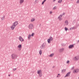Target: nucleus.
<instances>
[{"label": "nucleus", "instance_id": "obj_37", "mask_svg": "<svg viewBox=\"0 0 79 79\" xmlns=\"http://www.w3.org/2000/svg\"><path fill=\"white\" fill-rule=\"evenodd\" d=\"M64 15V13H63L62 15Z\"/></svg>", "mask_w": 79, "mask_h": 79}, {"label": "nucleus", "instance_id": "obj_4", "mask_svg": "<svg viewBox=\"0 0 79 79\" xmlns=\"http://www.w3.org/2000/svg\"><path fill=\"white\" fill-rule=\"evenodd\" d=\"M46 45V43H44L40 46L41 49H44V48H45V47Z\"/></svg>", "mask_w": 79, "mask_h": 79}, {"label": "nucleus", "instance_id": "obj_12", "mask_svg": "<svg viewBox=\"0 0 79 79\" xmlns=\"http://www.w3.org/2000/svg\"><path fill=\"white\" fill-rule=\"evenodd\" d=\"M71 73L70 72H68V73H67L66 75L64 77H68V76H69V75L70 74V73Z\"/></svg>", "mask_w": 79, "mask_h": 79}, {"label": "nucleus", "instance_id": "obj_41", "mask_svg": "<svg viewBox=\"0 0 79 79\" xmlns=\"http://www.w3.org/2000/svg\"><path fill=\"white\" fill-rule=\"evenodd\" d=\"M58 75H60V74H58Z\"/></svg>", "mask_w": 79, "mask_h": 79}, {"label": "nucleus", "instance_id": "obj_40", "mask_svg": "<svg viewBox=\"0 0 79 79\" xmlns=\"http://www.w3.org/2000/svg\"><path fill=\"white\" fill-rule=\"evenodd\" d=\"M57 77H58V76H57Z\"/></svg>", "mask_w": 79, "mask_h": 79}, {"label": "nucleus", "instance_id": "obj_25", "mask_svg": "<svg viewBox=\"0 0 79 79\" xmlns=\"http://www.w3.org/2000/svg\"><path fill=\"white\" fill-rule=\"evenodd\" d=\"M62 2V0H59L58 1V3H61Z\"/></svg>", "mask_w": 79, "mask_h": 79}, {"label": "nucleus", "instance_id": "obj_19", "mask_svg": "<svg viewBox=\"0 0 79 79\" xmlns=\"http://www.w3.org/2000/svg\"><path fill=\"white\" fill-rule=\"evenodd\" d=\"M70 30H73V29H75L74 27H71L69 28Z\"/></svg>", "mask_w": 79, "mask_h": 79}, {"label": "nucleus", "instance_id": "obj_11", "mask_svg": "<svg viewBox=\"0 0 79 79\" xmlns=\"http://www.w3.org/2000/svg\"><path fill=\"white\" fill-rule=\"evenodd\" d=\"M15 27H16L13 24L10 27V28H11V30H14V29H15Z\"/></svg>", "mask_w": 79, "mask_h": 79}, {"label": "nucleus", "instance_id": "obj_16", "mask_svg": "<svg viewBox=\"0 0 79 79\" xmlns=\"http://www.w3.org/2000/svg\"><path fill=\"white\" fill-rule=\"evenodd\" d=\"M31 34H29L28 35V40H31Z\"/></svg>", "mask_w": 79, "mask_h": 79}, {"label": "nucleus", "instance_id": "obj_15", "mask_svg": "<svg viewBox=\"0 0 79 79\" xmlns=\"http://www.w3.org/2000/svg\"><path fill=\"white\" fill-rule=\"evenodd\" d=\"M64 50V48H61L59 50V51L60 52H62Z\"/></svg>", "mask_w": 79, "mask_h": 79}, {"label": "nucleus", "instance_id": "obj_36", "mask_svg": "<svg viewBox=\"0 0 79 79\" xmlns=\"http://www.w3.org/2000/svg\"><path fill=\"white\" fill-rule=\"evenodd\" d=\"M62 46H64V45H65V44H62Z\"/></svg>", "mask_w": 79, "mask_h": 79}, {"label": "nucleus", "instance_id": "obj_22", "mask_svg": "<svg viewBox=\"0 0 79 79\" xmlns=\"http://www.w3.org/2000/svg\"><path fill=\"white\" fill-rule=\"evenodd\" d=\"M66 72V69H64L62 70V73H64V72Z\"/></svg>", "mask_w": 79, "mask_h": 79}, {"label": "nucleus", "instance_id": "obj_6", "mask_svg": "<svg viewBox=\"0 0 79 79\" xmlns=\"http://www.w3.org/2000/svg\"><path fill=\"white\" fill-rule=\"evenodd\" d=\"M79 71V69H76L73 70V73H78Z\"/></svg>", "mask_w": 79, "mask_h": 79}, {"label": "nucleus", "instance_id": "obj_28", "mask_svg": "<svg viewBox=\"0 0 79 79\" xmlns=\"http://www.w3.org/2000/svg\"><path fill=\"white\" fill-rule=\"evenodd\" d=\"M64 29H65V31H67V30H68V28H66V27H65V28H64Z\"/></svg>", "mask_w": 79, "mask_h": 79}, {"label": "nucleus", "instance_id": "obj_42", "mask_svg": "<svg viewBox=\"0 0 79 79\" xmlns=\"http://www.w3.org/2000/svg\"><path fill=\"white\" fill-rule=\"evenodd\" d=\"M71 0V1H73V0Z\"/></svg>", "mask_w": 79, "mask_h": 79}, {"label": "nucleus", "instance_id": "obj_38", "mask_svg": "<svg viewBox=\"0 0 79 79\" xmlns=\"http://www.w3.org/2000/svg\"><path fill=\"white\" fill-rule=\"evenodd\" d=\"M56 0H53V2H55V1Z\"/></svg>", "mask_w": 79, "mask_h": 79}, {"label": "nucleus", "instance_id": "obj_27", "mask_svg": "<svg viewBox=\"0 0 79 79\" xmlns=\"http://www.w3.org/2000/svg\"><path fill=\"white\" fill-rule=\"evenodd\" d=\"M34 33H32L31 35V36H34Z\"/></svg>", "mask_w": 79, "mask_h": 79}, {"label": "nucleus", "instance_id": "obj_30", "mask_svg": "<svg viewBox=\"0 0 79 79\" xmlns=\"http://www.w3.org/2000/svg\"><path fill=\"white\" fill-rule=\"evenodd\" d=\"M38 0H35V3H37L38 2Z\"/></svg>", "mask_w": 79, "mask_h": 79}, {"label": "nucleus", "instance_id": "obj_31", "mask_svg": "<svg viewBox=\"0 0 79 79\" xmlns=\"http://www.w3.org/2000/svg\"><path fill=\"white\" fill-rule=\"evenodd\" d=\"M13 71H16V68L14 69H13Z\"/></svg>", "mask_w": 79, "mask_h": 79}, {"label": "nucleus", "instance_id": "obj_21", "mask_svg": "<svg viewBox=\"0 0 79 79\" xmlns=\"http://www.w3.org/2000/svg\"><path fill=\"white\" fill-rule=\"evenodd\" d=\"M18 48H21V47H22V46H21V44H19L18 45Z\"/></svg>", "mask_w": 79, "mask_h": 79}, {"label": "nucleus", "instance_id": "obj_34", "mask_svg": "<svg viewBox=\"0 0 79 79\" xmlns=\"http://www.w3.org/2000/svg\"><path fill=\"white\" fill-rule=\"evenodd\" d=\"M44 2H42V5H44Z\"/></svg>", "mask_w": 79, "mask_h": 79}, {"label": "nucleus", "instance_id": "obj_13", "mask_svg": "<svg viewBox=\"0 0 79 79\" xmlns=\"http://www.w3.org/2000/svg\"><path fill=\"white\" fill-rule=\"evenodd\" d=\"M74 47V44L70 45L69 46V48H73Z\"/></svg>", "mask_w": 79, "mask_h": 79}, {"label": "nucleus", "instance_id": "obj_23", "mask_svg": "<svg viewBox=\"0 0 79 79\" xmlns=\"http://www.w3.org/2000/svg\"><path fill=\"white\" fill-rule=\"evenodd\" d=\"M54 55V54H50L49 56H50V57H52V56H53Z\"/></svg>", "mask_w": 79, "mask_h": 79}, {"label": "nucleus", "instance_id": "obj_39", "mask_svg": "<svg viewBox=\"0 0 79 79\" xmlns=\"http://www.w3.org/2000/svg\"><path fill=\"white\" fill-rule=\"evenodd\" d=\"M77 42H78H78H79V40H78V41Z\"/></svg>", "mask_w": 79, "mask_h": 79}, {"label": "nucleus", "instance_id": "obj_7", "mask_svg": "<svg viewBox=\"0 0 79 79\" xmlns=\"http://www.w3.org/2000/svg\"><path fill=\"white\" fill-rule=\"evenodd\" d=\"M79 59V57L78 56H76L73 58V60L74 61H77Z\"/></svg>", "mask_w": 79, "mask_h": 79}, {"label": "nucleus", "instance_id": "obj_24", "mask_svg": "<svg viewBox=\"0 0 79 79\" xmlns=\"http://www.w3.org/2000/svg\"><path fill=\"white\" fill-rule=\"evenodd\" d=\"M4 19H5V16H4L3 17H2V18H1V19L2 20H3Z\"/></svg>", "mask_w": 79, "mask_h": 79}, {"label": "nucleus", "instance_id": "obj_35", "mask_svg": "<svg viewBox=\"0 0 79 79\" xmlns=\"http://www.w3.org/2000/svg\"><path fill=\"white\" fill-rule=\"evenodd\" d=\"M52 11H51L50 13V14H52Z\"/></svg>", "mask_w": 79, "mask_h": 79}, {"label": "nucleus", "instance_id": "obj_9", "mask_svg": "<svg viewBox=\"0 0 79 79\" xmlns=\"http://www.w3.org/2000/svg\"><path fill=\"white\" fill-rule=\"evenodd\" d=\"M13 25H14L15 26V27L18 24V21H16L13 24Z\"/></svg>", "mask_w": 79, "mask_h": 79}, {"label": "nucleus", "instance_id": "obj_33", "mask_svg": "<svg viewBox=\"0 0 79 79\" xmlns=\"http://www.w3.org/2000/svg\"><path fill=\"white\" fill-rule=\"evenodd\" d=\"M46 0H44L43 2L44 3V2L46 1Z\"/></svg>", "mask_w": 79, "mask_h": 79}, {"label": "nucleus", "instance_id": "obj_8", "mask_svg": "<svg viewBox=\"0 0 79 79\" xmlns=\"http://www.w3.org/2000/svg\"><path fill=\"white\" fill-rule=\"evenodd\" d=\"M19 39L20 42H23L24 41V39H23V38L21 36H19Z\"/></svg>", "mask_w": 79, "mask_h": 79}, {"label": "nucleus", "instance_id": "obj_43", "mask_svg": "<svg viewBox=\"0 0 79 79\" xmlns=\"http://www.w3.org/2000/svg\"><path fill=\"white\" fill-rule=\"evenodd\" d=\"M8 76H10V75H9Z\"/></svg>", "mask_w": 79, "mask_h": 79}, {"label": "nucleus", "instance_id": "obj_2", "mask_svg": "<svg viewBox=\"0 0 79 79\" xmlns=\"http://www.w3.org/2000/svg\"><path fill=\"white\" fill-rule=\"evenodd\" d=\"M37 73L40 77H42V70H38L37 71Z\"/></svg>", "mask_w": 79, "mask_h": 79}, {"label": "nucleus", "instance_id": "obj_26", "mask_svg": "<svg viewBox=\"0 0 79 79\" xmlns=\"http://www.w3.org/2000/svg\"><path fill=\"white\" fill-rule=\"evenodd\" d=\"M55 9H56V6H54L53 8V10H55Z\"/></svg>", "mask_w": 79, "mask_h": 79}, {"label": "nucleus", "instance_id": "obj_3", "mask_svg": "<svg viewBox=\"0 0 79 79\" xmlns=\"http://www.w3.org/2000/svg\"><path fill=\"white\" fill-rule=\"evenodd\" d=\"M28 28L29 29H34V25L32 24H30L28 26Z\"/></svg>", "mask_w": 79, "mask_h": 79}, {"label": "nucleus", "instance_id": "obj_5", "mask_svg": "<svg viewBox=\"0 0 79 79\" xmlns=\"http://www.w3.org/2000/svg\"><path fill=\"white\" fill-rule=\"evenodd\" d=\"M52 40H53V38L52 37H50L47 40L48 42V44H50V41H52Z\"/></svg>", "mask_w": 79, "mask_h": 79}, {"label": "nucleus", "instance_id": "obj_14", "mask_svg": "<svg viewBox=\"0 0 79 79\" xmlns=\"http://www.w3.org/2000/svg\"><path fill=\"white\" fill-rule=\"evenodd\" d=\"M69 23H68V21L67 20H66L64 22V25H65L66 26H67L68 25Z\"/></svg>", "mask_w": 79, "mask_h": 79}, {"label": "nucleus", "instance_id": "obj_17", "mask_svg": "<svg viewBox=\"0 0 79 79\" xmlns=\"http://www.w3.org/2000/svg\"><path fill=\"white\" fill-rule=\"evenodd\" d=\"M24 2V0H20L19 3L20 4H22Z\"/></svg>", "mask_w": 79, "mask_h": 79}, {"label": "nucleus", "instance_id": "obj_32", "mask_svg": "<svg viewBox=\"0 0 79 79\" xmlns=\"http://www.w3.org/2000/svg\"><path fill=\"white\" fill-rule=\"evenodd\" d=\"M77 3H79V0H78L77 2Z\"/></svg>", "mask_w": 79, "mask_h": 79}, {"label": "nucleus", "instance_id": "obj_1", "mask_svg": "<svg viewBox=\"0 0 79 79\" xmlns=\"http://www.w3.org/2000/svg\"><path fill=\"white\" fill-rule=\"evenodd\" d=\"M17 57L18 56H17V55L15 53H13L11 55V58L13 60L16 59Z\"/></svg>", "mask_w": 79, "mask_h": 79}, {"label": "nucleus", "instance_id": "obj_18", "mask_svg": "<svg viewBox=\"0 0 79 79\" xmlns=\"http://www.w3.org/2000/svg\"><path fill=\"white\" fill-rule=\"evenodd\" d=\"M35 18H33L31 19V20H30V21L31 22H34V21H35Z\"/></svg>", "mask_w": 79, "mask_h": 79}, {"label": "nucleus", "instance_id": "obj_10", "mask_svg": "<svg viewBox=\"0 0 79 79\" xmlns=\"http://www.w3.org/2000/svg\"><path fill=\"white\" fill-rule=\"evenodd\" d=\"M62 15H60L58 17V19L59 21H61L63 19H62Z\"/></svg>", "mask_w": 79, "mask_h": 79}, {"label": "nucleus", "instance_id": "obj_20", "mask_svg": "<svg viewBox=\"0 0 79 79\" xmlns=\"http://www.w3.org/2000/svg\"><path fill=\"white\" fill-rule=\"evenodd\" d=\"M39 54L40 55H41L42 53V50H39Z\"/></svg>", "mask_w": 79, "mask_h": 79}, {"label": "nucleus", "instance_id": "obj_29", "mask_svg": "<svg viewBox=\"0 0 79 79\" xmlns=\"http://www.w3.org/2000/svg\"><path fill=\"white\" fill-rule=\"evenodd\" d=\"M69 63V60H68L66 62V63H67V64H68V63Z\"/></svg>", "mask_w": 79, "mask_h": 79}]
</instances>
